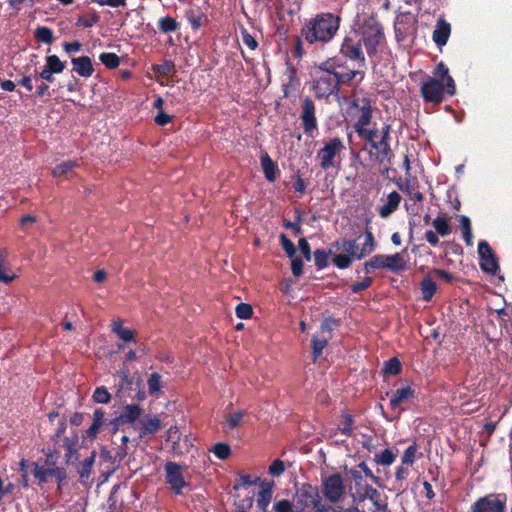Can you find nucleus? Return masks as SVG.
<instances>
[{"label":"nucleus","mask_w":512,"mask_h":512,"mask_svg":"<svg viewBox=\"0 0 512 512\" xmlns=\"http://www.w3.org/2000/svg\"><path fill=\"white\" fill-rule=\"evenodd\" d=\"M429 275L435 276V277L445 281L446 283H452L455 280V276L452 273H450L444 269L435 268L430 271Z\"/></svg>","instance_id":"nucleus-63"},{"label":"nucleus","mask_w":512,"mask_h":512,"mask_svg":"<svg viewBox=\"0 0 512 512\" xmlns=\"http://www.w3.org/2000/svg\"><path fill=\"white\" fill-rule=\"evenodd\" d=\"M333 61H325L319 65L322 74L313 81L312 89L319 100H327L331 95H338L340 89L333 75Z\"/></svg>","instance_id":"nucleus-4"},{"label":"nucleus","mask_w":512,"mask_h":512,"mask_svg":"<svg viewBox=\"0 0 512 512\" xmlns=\"http://www.w3.org/2000/svg\"><path fill=\"white\" fill-rule=\"evenodd\" d=\"M35 38L45 44H52L55 41L53 30L47 26H39L34 31Z\"/></svg>","instance_id":"nucleus-36"},{"label":"nucleus","mask_w":512,"mask_h":512,"mask_svg":"<svg viewBox=\"0 0 512 512\" xmlns=\"http://www.w3.org/2000/svg\"><path fill=\"white\" fill-rule=\"evenodd\" d=\"M340 24V16L322 12L304 23L301 28V36L310 45L323 46L334 39Z\"/></svg>","instance_id":"nucleus-2"},{"label":"nucleus","mask_w":512,"mask_h":512,"mask_svg":"<svg viewBox=\"0 0 512 512\" xmlns=\"http://www.w3.org/2000/svg\"><path fill=\"white\" fill-rule=\"evenodd\" d=\"M92 399L95 403L108 404L111 400V394L106 387H97L93 392Z\"/></svg>","instance_id":"nucleus-52"},{"label":"nucleus","mask_w":512,"mask_h":512,"mask_svg":"<svg viewBox=\"0 0 512 512\" xmlns=\"http://www.w3.org/2000/svg\"><path fill=\"white\" fill-rule=\"evenodd\" d=\"M107 421L108 419L105 417V412L103 409H95L92 423L85 431L86 437L90 440H94L101 429L105 428Z\"/></svg>","instance_id":"nucleus-18"},{"label":"nucleus","mask_w":512,"mask_h":512,"mask_svg":"<svg viewBox=\"0 0 512 512\" xmlns=\"http://www.w3.org/2000/svg\"><path fill=\"white\" fill-rule=\"evenodd\" d=\"M78 166H79V163L75 160L63 161L53 168L52 175H53V177H56V178L67 176L68 173L73 168L78 167Z\"/></svg>","instance_id":"nucleus-35"},{"label":"nucleus","mask_w":512,"mask_h":512,"mask_svg":"<svg viewBox=\"0 0 512 512\" xmlns=\"http://www.w3.org/2000/svg\"><path fill=\"white\" fill-rule=\"evenodd\" d=\"M142 412L143 409L138 404H128L120 414V419H123L125 423H133L141 416Z\"/></svg>","instance_id":"nucleus-32"},{"label":"nucleus","mask_w":512,"mask_h":512,"mask_svg":"<svg viewBox=\"0 0 512 512\" xmlns=\"http://www.w3.org/2000/svg\"><path fill=\"white\" fill-rule=\"evenodd\" d=\"M329 342V338L325 337H317L314 336L312 339V356L313 361L316 362L317 359L322 355L323 350L327 347Z\"/></svg>","instance_id":"nucleus-43"},{"label":"nucleus","mask_w":512,"mask_h":512,"mask_svg":"<svg viewBox=\"0 0 512 512\" xmlns=\"http://www.w3.org/2000/svg\"><path fill=\"white\" fill-rule=\"evenodd\" d=\"M139 438L153 435L161 428V420L157 416H146L140 420Z\"/></svg>","instance_id":"nucleus-25"},{"label":"nucleus","mask_w":512,"mask_h":512,"mask_svg":"<svg viewBox=\"0 0 512 512\" xmlns=\"http://www.w3.org/2000/svg\"><path fill=\"white\" fill-rule=\"evenodd\" d=\"M459 223H460V229L462 231V234H463V239L466 243L467 246H471L472 245V239H473V235H472V228H471V221L470 219L465 216V215H462L460 216L459 218Z\"/></svg>","instance_id":"nucleus-40"},{"label":"nucleus","mask_w":512,"mask_h":512,"mask_svg":"<svg viewBox=\"0 0 512 512\" xmlns=\"http://www.w3.org/2000/svg\"><path fill=\"white\" fill-rule=\"evenodd\" d=\"M402 370L401 362L398 358L393 357L390 358L388 361L384 362V367L382 369V372L384 375L387 376H395L398 375Z\"/></svg>","instance_id":"nucleus-45"},{"label":"nucleus","mask_w":512,"mask_h":512,"mask_svg":"<svg viewBox=\"0 0 512 512\" xmlns=\"http://www.w3.org/2000/svg\"><path fill=\"white\" fill-rule=\"evenodd\" d=\"M355 34L362 42L370 58L375 57L379 47L386 42L383 25L375 14L364 18Z\"/></svg>","instance_id":"nucleus-3"},{"label":"nucleus","mask_w":512,"mask_h":512,"mask_svg":"<svg viewBox=\"0 0 512 512\" xmlns=\"http://www.w3.org/2000/svg\"><path fill=\"white\" fill-rule=\"evenodd\" d=\"M420 289L422 293V299L427 302L430 301L437 290V285L429 274L424 276L422 279L420 283Z\"/></svg>","instance_id":"nucleus-31"},{"label":"nucleus","mask_w":512,"mask_h":512,"mask_svg":"<svg viewBox=\"0 0 512 512\" xmlns=\"http://www.w3.org/2000/svg\"><path fill=\"white\" fill-rule=\"evenodd\" d=\"M365 241L362 244L361 249L359 250L358 260L365 258L367 255L371 254L376 249V242L372 231L366 226L365 230Z\"/></svg>","instance_id":"nucleus-30"},{"label":"nucleus","mask_w":512,"mask_h":512,"mask_svg":"<svg viewBox=\"0 0 512 512\" xmlns=\"http://www.w3.org/2000/svg\"><path fill=\"white\" fill-rule=\"evenodd\" d=\"M71 63L72 70L81 77L88 78L94 73L93 63L89 56L74 57L71 59Z\"/></svg>","instance_id":"nucleus-23"},{"label":"nucleus","mask_w":512,"mask_h":512,"mask_svg":"<svg viewBox=\"0 0 512 512\" xmlns=\"http://www.w3.org/2000/svg\"><path fill=\"white\" fill-rule=\"evenodd\" d=\"M287 78L288 82L283 85L284 96H288V87H293L297 82V71L295 67L289 65L287 67Z\"/></svg>","instance_id":"nucleus-58"},{"label":"nucleus","mask_w":512,"mask_h":512,"mask_svg":"<svg viewBox=\"0 0 512 512\" xmlns=\"http://www.w3.org/2000/svg\"><path fill=\"white\" fill-rule=\"evenodd\" d=\"M478 254L481 270L489 275H495L499 270L497 256L487 241H480L478 244Z\"/></svg>","instance_id":"nucleus-12"},{"label":"nucleus","mask_w":512,"mask_h":512,"mask_svg":"<svg viewBox=\"0 0 512 512\" xmlns=\"http://www.w3.org/2000/svg\"><path fill=\"white\" fill-rule=\"evenodd\" d=\"M152 70L155 74H158L162 77H170L177 71L174 62L171 60H165L161 64H154L152 66Z\"/></svg>","instance_id":"nucleus-34"},{"label":"nucleus","mask_w":512,"mask_h":512,"mask_svg":"<svg viewBox=\"0 0 512 512\" xmlns=\"http://www.w3.org/2000/svg\"><path fill=\"white\" fill-rule=\"evenodd\" d=\"M280 244L284 251L286 252L287 256L289 258H293L296 253V248L293 244V242L285 235L281 234L280 237Z\"/></svg>","instance_id":"nucleus-59"},{"label":"nucleus","mask_w":512,"mask_h":512,"mask_svg":"<svg viewBox=\"0 0 512 512\" xmlns=\"http://www.w3.org/2000/svg\"><path fill=\"white\" fill-rule=\"evenodd\" d=\"M59 447L64 448V461L69 465H76L79 462L80 454L79 450L81 448L79 435L76 431H73L71 435L65 436L62 439V443L58 444Z\"/></svg>","instance_id":"nucleus-15"},{"label":"nucleus","mask_w":512,"mask_h":512,"mask_svg":"<svg viewBox=\"0 0 512 512\" xmlns=\"http://www.w3.org/2000/svg\"><path fill=\"white\" fill-rule=\"evenodd\" d=\"M210 451L220 460H226L231 455V447L224 442L216 443Z\"/></svg>","instance_id":"nucleus-49"},{"label":"nucleus","mask_w":512,"mask_h":512,"mask_svg":"<svg viewBox=\"0 0 512 512\" xmlns=\"http://www.w3.org/2000/svg\"><path fill=\"white\" fill-rule=\"evenodd\" d=\"M507 495L489 493L477 498L470 506L469 512H506Z\"/></svg>","instance_id":"nucleus-8"},{"label":"nucleus","mask_w":512,"mask_h":512,"mask_svg":"<svg viewBox=\"0 0 512 512\" xmlns=\"http://www.w3.org/2000/svg\"><path fill=\"white\" fill-rule=\"evenodd\" d=\"M8 255L6 249H0V281L4 283H10L15 279V274H13L9 269L4 266V261Z\"/></svg>","instance_id":"nucleus-38"},{"label":"nucleus","mask_w":512,"mask_h":512,"mask_svg":"<svg viewBox=\"0 0 512 512\" xmlns=\"http://www.w3.org/2000/svg\"><path fill=\"white\" fill-rule=\"evenodd\" d=\"M45 60L44 67L55 74L62 73L66 67L65 63L57 55H48Z\"/></svg>","instance_id":"nucleus-42"},{"label":"nucleus","mask_w":512,"mask_h":512,"mask_svg":"<svg viewBox=\"0 0 512 512\" xmlns=\"http://www.w3.org/2000/svg\"><path fill=\"white\" fill-rule=\"evenodd\" d=\"M100 21V16L97 12H93L86 16H79L76 21V26L91 28L95 26Z\"/></svg>","instance_id":"nucleus-50"},{"label":"nucleus","mask_w":512,"mask_h":512,"mask_svg":"<svg viewBox=\"0 0 512 512\" xmlns=\"http://www.w3.org/2000/svg\"><path fill=\"white\" fill-rule=\"evenodd\" d=\"M241 37L243 43L252 51L256 50L258 48V41L256 38L249 33V31L245 27H241L240 29Z\"/></svg>","instance_id":"nucleus-56"},{"label":"nucleus","mask_w":512,"mask_h":512,"mask_svg":"<svg viewBox=\"0 0 512 512\" xmlns=\"http://www.w3.org/2000/svg\"><path fill=\"white\" fill-rule=\"evenodd\" d=\"M396 455L389 448H386L379 453L375 454L374 460L377 464L382 466H390L394 463Z\"/></svg>","instance_id":"nucleus-44"},{"label":"nucleus","mask_w":512,"mask_h":512,"mask_svg":"<svg viewBox=\"0 0 512 512\" xmlns=\"http://www.w3.org/2000/svg\"><path fill=\"white\" fill-rule=\"evenodd\" d=\"M184 16L194 31L199 30L203 26L204 21L207 20V17L201 7L194 4H190L188 6L185 10Z\"/></svg>","instance_id":"nucleus-19"},{"label":"nucleus","mask_w":512,"mask_h":512,"mask_svg":"<svg viewBox=\"0 0 512 512\" xmlns=\"http://www.w3.org/2000/svg\"><path fill=\"white\" fill-rule=\"evenodd\" d=\"M350 106L359 111V115L351 127L358 137L364 141L361 150L368 152L370 158L379 165L384 164L385 170L388 171L394 156L390 143L392 126L383 123L379 129L370 127L373 109L368 98L353 99Z\"/></svg>","instance_id":"nucleus-1"},{"label":"nucleus","mask_w":512,"mask_h":512,"mask_svg":"<svg viewBox=\"0 0 512 512\" xmlns=\"http://www.w3.org/2000/svg\"><path fill=\"white\" fill-rule=\"evenodd\" d=\"M295 498L302 510L309 507L317 512H330V510H334L332 505L323 502L318 486L309 483H304L296 489Z\"/></svg>","instance_id":"nucleus-5"},{"label":"nucleus","mask_w":512,"mask_h":512,"mask_svg":"<svg viewBox=\"0 0 512 512\" xmlns=\"http://www.w3.org/2000/svg\"><path fill=\"white\" fill-rule=\"evenodd\" d=\"M245 415L244 411L238 410L233 413H229L226 416V423L230 429H235L240 426L243 417Z\"/></svg>","instance_id":"nucleus-54"},{"label":"nucleus","mask_w":512,"mask_h":512,"mask_svg":"<svg viewBox=\"0 0 512 512\" xmlns=\"http://www.w3.org/2000/svg\"><path fill=\"white\" fill-rule=\"evenodd\" d=\"M300 120L304 133L307 136H313L318 129V121L316 117V107L312 99L306 97L301 103Z\"/></svg>","instance_id":"nucleus-13"},{"label":"nucleus","mask_w":512,"mask_h":512,"mask_svg":"<svg viewBox=\"0 0 512 512\" xmlns=\"http://www.w3.org/2000/svg\"><path fill=\"white\" fill-rule=\"evenodd\" d=\"M385 255L377 254L373 256L369 261L364 263L365 272L371 273L375 269H386Z\"/></svg>","instance_id":"nucleus-39"},{"label":"nucleus","mask_w":512,"mask_h":512,"mask_svg":"<svg viewBox=\"0 0 512 512\" xmlns=\"http://www.w3.org/2000/svg\"><path fill=\"white\" fill-rule=\"evenodd\" d=\"M115 378L118 379V382L115 383V387L117 388V392L121 393L124 390H128L131 388L133 383L132 378L129 376L128 370H120L115 374Z\"/></svg>","instance_id":"nucleus-37"},{"label":"nucleus","mask_w":512,"mask_h":512,"mask_svg":"<svg viewBox=\"0 0 512 512\" xmlns=\"http://www.w3.org/2000/svg\"><path fill=\"white\" fill-rule=\"evenodd\" d=\"M235 314L240 319H249L253 315V308L248 303H239L235 308Z\"/></svg>","instance_id":"nucleus-57"},{"label":"nucleus","mask_w":512,"mask_h":512,"mask_svg":"<svg viewBox=\"0 0 512 512\" xmlns=\"http://www.w3.org/2000/svg\"><path fill=\"white\" fill-rule=\"evenodd\" d=\"M359 38L346 36L341 44L340 53L343 57L358 63L359 68L366 69V59Z\"/></svg>","instance_id":"nucleus-11"},{"label":"nucleus","mask_w":512,"mask_h":512,"mask_svg":"<svg viewBox=\"0 0 512 512\" xmlns=\"http://www.w3.org/2000/svg\"><path fill=\"white\" fill-rule=\"evenodd\" d=\"M274 512H293V504L287 499H281L274 503Z\"/></svg>","instance_id":"nucleus-64"},{"label":"nucleus","mask_w":512,"mask_h":512,"mask_svg":"<svg viewBox=\"0 0 512 512\" xmlns=\"http://www.w3.org/2000/svg\"><path fill=\"white\" fill-rule=\"evenodd\" d=\"M417 452H418V445L416 442H413L411 445H409L406 450L404 451L401 462L402 465H409L412 466L417 458Z\"/></svg>","instance_id":"nucleus-47"},{"label":"nucleus","mask_w":512,"mask_h":512,"mask_svg":"<svg viewBox=\"0 0 512 512\" xmlns=\"http://www.w3.org/2000/svg\"><path fill=\"white\" fill-rule=\"evenodd\" d=\"M354 260H357L356 257L343 253L335 255L332 262L337 268L346 269L352 265Z\"/></svg>","instance_id":"nucleus-51"},{"label":"nucleus","mask_w":512,"mask_h":512,"mask_svg":"<svg viewBox=\"0 0 512 512\" xmlns=\"http://www.w3.org/2000/svg\"><path fill=\"white\" fill-rule=\"evenodd\" d=\"M99 60L108 69H115L120 64V57L118 55H116L115 53H111V52L101 53L99 56Z\"/></svg>","instance_id":"nucleus-48"},{"label":"nucleus","mask_w":512,"mask_h":512,"mask_svg":"<svg viewBox=\"0 0 512 512\" xmlns=\"http://www.w3.org/2000/svg\"><path fill=\"white\" fill-rule=\"evenodd\" d=\"M273 481H262L260 483V490L257 494V507L263 512L267 511V507L269 506L272 496H273Z\"/></svg>","instance_id":"nucleus-21"},{"label":"nucleus","mask_w":512,"mask_h":512,"mask_svg":"<svg viewBox=\"0 0 512 512\" xmlns=\"http://www.w3.org/2000/svg\"><path fill=\"white\" fill-rule=\"evenodd\" d=\"M415 397V391L410 386L397 389L390 398V407L396 410L401 403L407 402Z\"/></svg>","instance_id":"nucleus-26"},{"label":"nucleus","mask_w":512,"mask_h":512,"mask_svg":"<svg viewBox=\"0 0 512 512\" xmlns=\"http://www.w3.org/2000/svg\"><path fill=\"white\" fill-rule=\"evenodd\" d=\"M362 490L363 491L357 489V499L359 501L369 499L377 510L381 512L388 510L387 502L381 501V493L377 489L373 488L371 485H365Z\"/></svg>","instance_id":"nucleus-17"},{"label":"nucleus","mask_w":512,"mask_h":512,"mask_svg":"<svg viewBox=\"0 0 512 512\" xmlns=\"http://www.w3.org/2000/svg\"><path fill=\"white\" fill-rule=\"evenodd\" d=\"M327 61H333V66L335 67V70H333V75L335 76V80L338 82V87L342 85H350L351 82L358 78V82H361L365 77V71L364 69H350L346 72H342L341 69L345 68V63L337 58H331Z\"/></svg>","instance_id":"nucleus-14"},{"label":"nucleus","mask_w":512,"mask_h":512,"mask_svg":"<svg viewBox=\"0 0 512 512\" xmlns=\"http://www.w3.org/2000/svg\"><path fill=\"white\" fill-rule=\"evenodd\" d=\"M58 454H59V450L57 449L56 446H54V449H48L47 452H45V465L48 467V468H58L56 466L57 464V459H58Z\"/></svg>","instance_id":"nucleus-61"},{"label":"nucleus","mask_w":512,"mask_h":512,"mask_svg":"<svg viewBox=\"0 0 512 512\" xmlns=\"http://www.w3.org/2000/svg\"><path fill=\"white\" fill-rule=\"evenodd\" d=\"M148 390L151 395L156 394L160 390L161 376L158 373H152L147 381Z\"/></svg>","instance_id":"nucleus-60"},{"label":"nucleus","mask_w":512,"mask_h":512,"mask_svg":"<svg viewBox=\"0 0 512 512\" xmlns=\"http://www.w3.org/2000/svg\"><path fill=\"white\" fill-rule=\"evenodd\" d=\"M451 34V26L445 19L439 18L433 31L432 39L438 47L446 45Z\"/></svg>","instance_id":"nucleus-22"},{"label":"nucleus","mask_w":512,"mask_h":512,"mask_svg":"<svg viewBox=\"0 0 512 512\" xmlns=\"http://www.w3.org/2000/svg\"><path fill=\"white\" fill-rule=\"evenodd\" d=\"M439 79L447 87L448 96H453L456 93V84L454 79L449 74L448 67L440 62L433 71V77Z\"/></svg>","instance_id":"nucleus-20"},{"label":"nucleus","mask_w":512,"mask_h":512,"mask_svg":"<svg viewBox=\"0 0 512 512\" xmlns=\"http://www.w3.org/2000/svg\"><path fill=\"white\" fill-rule=\"evenodd\" d=\"M260 163L266 180L268 182H274L280 174L278 165L272 160L267 152L261 154Z\"/></svg>","instance_id":"nucleus-24"},{"label":"nucleus","mask_w":512,"mask_h":512,"mask_svg":"<svg viewBox=\"0 0 512 512\" xmlns=\"http://www.w3.org/2000/svg\"><path fill=\"white\" fill-rule=\"evenodd\" d=\"M158 28L162 33L175 32L180 28V24L172 17L165 16L160 18Z\"/></svg>","instance_id":"nucleus-41"},{"label":"nucleus","mask_w":512,"mask_h":512,"mask_svg":"<svg viewBox=\"0 0 512 512\" xmlns=\"http://www.w3.org/2000/svg\"><path fill=\"white\" fill-rule=\"evenodd\" d=\"M96 455V451H92L89 457L85 458L82 462L76 463L77 473L79 474L82 481L89 478L96 459Z\"/></svg>","instance_id":"nucleus-29"},{"label":"nucleus","mask_w":512,"mask_h":512,"mask_svg":"<svg viewBox=\"0 0 512 512\" xmlns=\"http://www.w3.org/2000/svg\"><path fill=\"white\" fill-rule=\"evenodd\" d=\"M33 475L39 483H47L50 477H55L58 489H61L62 484L67 480L66 468H44L37 463H33Z\"/></svg>","instance_id":"nucleus-16"},{"label":"nucleus","mask_w":512,"mask_h":512,"mask_svg":"<svg viewBox=\"0 0 512 512\" xmlns=\"http://www.w3.org/2000/svg\"><path fill=\"white\" fill-rule=\"evenodd\" d=\"M260 481L259 477L252 479V477L248 474H240L236 480L234 485V489L238 490L240 487H248L252 485H257Z\"/></svg>","instance_id":"nucleus-55"},{"label":"nucleus","mask_w":512,"mask_h":512,"mask_svg":"<svg viewBox=\"0 0 512 512\" xmlns=\"http://www.w3.org/2000/svg\"><path fill=\"white\" fill-rule=\"evenodd\" d=\"M345 150V145L340 137L330 138L325 141L323 147L317 151V159L319 166L323 170H328L338 166L339 162L337 158L340 157L341 153Z\"/></svg>","instance_id":"nucleus-6"},{"label":"nucleus","mask_w":512,"mask_h":512,"mask_svg":"<svg viewBox=\"0 0 512 512\" xmlns=\"http://www.w3.org/2000/svg\"><path fill=\"white\" fill-rule=\"evenodd\" d=\"M330 252H326L324 249H317L314 251V261L316 267L321 270L328 266V258Z\"/></svg>","instance_id":"nucleus-53"},{"label":"nucleus","mask_w":512,"mask_h":512,"mask_svg":"<svg viewBox=\"0 0 512 512\" xmlns=\"http://www.w3.org/2000/svg\"><path fill=\"white\" fill-rule=\"evenodd\" d=\"M357 468L359 471H361V474L364 473V475L370 478L377 486H382L381 479L378 476L374 475L372 470L367 466L365 462L359 463L357 465Z\"/></svg>","instance_id":"nucleus-62"},{"label":"nucleus","mask_w":512,"mask_h":512,"mask_svg":"<svg viewBox=\"0 0 512 512\" xmlns=\"http://www.w3.org/2000/svg\"><path fill=\"white\" fill-rule=\"evenodd\" d=\"M321 494L330 503L342 501L346 496V486L340 473H333L321 480Z\"/></svg>","instance_id":"nucleus-7"},{"label":"nucleus","mask_w":512,"mask_h":512,"mask_svg":"<svg viewBox=\"0 0 512 512\" xmlns=\"http://www.w3.org/2000/svg\"><path fill=\"white\" fill-rule=\"evenodd\" d=\"M420 92L424 102L434 105L443 102L445 96L448 95L447 87L444 83L439 79L431 77H428L421 83Z\"/></svg>","instance_id":"nucleus-10"},{"label":"nucleus","mask_w":512,"mask_h":512,"mask_svg":"<svg viewBox=\"0 0 512 512\" xmlns=\"http://www.w3.org/2000/svg\"><path fill=\"white\" fill-rule=\"evenodd\" d=\"M386 269L393 272L399 273L407 269L406 262L403 259L401 253H395L393 255H385Z\"/></svg>","instance_id":"nucleus-28"},{"label":"nucleus","mask_w":512,"mask_h":512,"mask_svg":"<svg viewBox=\"0 0 512 512\" xmlns=\"http://www.w3.org/2000/svg\"><path fill=\"white\" fill-rule=\"evenodd\" d=\"M335 246L337 249H342L345 252L344 254L354 256L358 260L359 250L356 240L343 239L341 242H337Z\"/></svg>","instance_id":"nucleus-46"},{"label":"nucleus","mask_w":512,"mask_h":512,"mask_svg":"<svg viewBox=\"0 0 512 512\" xmlns=\"http://www.w3.org/2000/svg\"><path fill=\"white\" fill-rule=\"evenodd\" d=\"M184 465L168 461L164 465L165 480L175 495H182L183 489L190 486L183 475Z\"/></svg>","instance_id":"nucleus-9"},{"label":"nucleus","mask_w":512,"mask_h":512,"mask_svg":"<svg viewBox=\"0 0 512 512\" xmlns=\"http://www.w3.org/2000/svg\"><path fill=\"white\" fill-rule=\"evenodd\" d=\"M432 225L440 236H447L451 233L450 218L446 215H439L433 221Z\"/></svg>","instance_id":"nucleus-33"},{"label":"nucleus","mask_w":512,"mask_h":512,"mask_svg":"<svg viewBox=\"0 0 512 512\" xmlns=\"http://www.w3.org/2000/svg\"><path fill=\"white\" fill-rule=\"evenodd\" d=\"M401 195L397 191H392L388 194L385 204L379 207V215L382 218L389 217L399 207Z\"/></svg>","instance_id":"nucleus-27"}]
</instances>
